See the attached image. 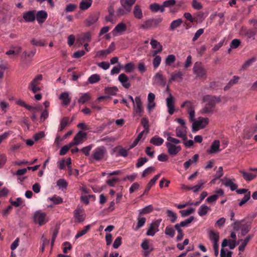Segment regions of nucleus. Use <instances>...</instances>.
<instances>
[{"mask_svg":"<svg viewBox=\"0 0 257 257\" xmlns=\"http://www.w3.org/2000/svg\"><path fill=\"white\" fill-rule=\"evenodd\" d=\"M240 34L244 35L248 38H253L254 39V37L257 34V30L253 29H247L245 28L242 27L240 29Z\"/></svg>","mask_w":257,"mask_h":257,"instance_id":"4468645a","label":"nucleus"},{"mask_svg":"<svg viewBox=\"0 0 257 257\" xmlns=\"http://www.w3.org/2000/svg\"><path fill=\"white\" fill-rule=\"evenodd\" d=\"M209 207H207L206 205H202L201 206L200 208H199V211H198V213H199V215H200L201 216H203L207 213L208 210H209Z\"/></svg>","mask_w":257,"mask_h":257,"instance_id":"49530a36","label":"nucleus"},{"mask_svg":"<svg viewBox=\"0 0 257 257\" xmlns=\"http://www.w3.org/2000/svg\"><path fill=\"white\" fill-rule=\"evenodd\" d=\"M153 210V208L152 205H149L145 207L142 210H140V215L150 213Z\"/></svg>","mask_w":257,"mask_h":257,"instance_id":"13d9d810","label":"nucleus"},{"mask_svg":"<svg viewBox=\"0 0 257 257\" xmlns=\"http://www.w3.org/2000/svg\"><path fill=\"white\" fill-rule=\"evenodd\" d=\"M194 73L196 75V77L199 78L206 79V70L204 69L202 64L201 62H197L194 64L193 68Z\"/></svg>","mask_w":257,"mask_h":257,"instance_id":"7ed1b4c3","label":"nucleus"},{"mask_svg":"<svg viewBox=\"0 0 257 257\" xmlns=\"http://www.w3.org/2000/svg\"><path fill=\"white\" fill-rule=\"evenodd\" d=\"M220 147V142L218 140H215L212 142L210 149L207 150L209 154L216 153L219 151Z\"/></svg>","mask_w":257,"mask_h":257,"instance_id":"393cba45","label":"nucleus"},{"mask_svg":"<svg viewBox=\"0 0 257 257\" xmlns=\"http://www.w3.org/2000/svg\"><path fill=\"white\" fill-rule=\"evenodd\" d=\"M176 135L179 138H182L184 141H186L187 140L186 127H177L176 129Z\"/></svg>","mask_w":257,"mask_h":257,"instance_id":"2eb2a0df","label":"nucleus"},{"mask_svg":"<svg viewBox=\"0 0 257 257\" xmlns=\"http://www.w3.org/2000/svg\"><path fill=\"white\" fill-rule=\"evenodd\" d=\"M227 245H228L230 249H233L236 245L235 240H232L231 241L230 240H227L226 239H223L221 243L222 247L223 248Z\"/></svg>","mask_w":257,"mask_h":257,"instance_id":"c85d7f7f","label":"nucleus"},{"mask_svg":"<svg viewBox=\"0 0 257 257\" xmlns=\"http://www.w3.org/2000/svg\"><path fill=\"white\" fill-rule=\"evenodd\" d=\"M100 80V76L98 74H94L91 75L88 78V81L90 84H94Z\"/></svg>","mask_w":257,"mask_h":257,"instance_id":"c03bdc74","label":"nucleus"},{"mask_svg":"<svg viewBox=\"0 0 257 257\" xmlns=\"http://www.w3.org/2000/svg\"><path fill=\"white\" fill-rule=\"evenodd\" d=\"M68 117L65 116L62 118L60 121V127L59 130V131H62L66 127L68 122Z\"/></svg>","mask_w":257,"mask_h":257,"instance_id":"37998d69","label":"nucleus"},{"mask_svg":"<svg viewBox=\"0 0 257 257\" xmlns=\"http://www.w3.org/2000/svg\"><path fill=\"white\" fill-rule=\"evenodd\" d=\"M154 79L155 83L158 85L164 86L166 84V79L160 72H158L155 74Z\"/></svg>","mask_w":257,"mask_h":257,"instance_id":"412c9836","label":"nucleus"},{"mask_svg":"<svg viewBox=\"0 0 257 257\" xmlns=\"http://www.w3.org/2000/svg\"><path fill=\"white\" fill-rule=\"evenodd\" d=\"M74 216L75 222L80 223L84 221L86 218V215L84 213V210L80 208L77 207L74 211Z\"/></svg>","mask_w":257,"mask_h":257,"instance_id":"6e6552de","label":"nucleus"},{"mask_svg":"<svg viewBox=\"0 0 257 257\" xmlns=\"http://www.w3.org/2000/svg\"><path fill=\"white\" fill-rule=\"evenodd\" d=\"M133 14L136 19L141 20L143 18V11L140 6L136 5L134 7Z\"/></svg>","mask_w":257,"mask_h":257,"instance_id":"4be33fe9","label":"nucleus"},{"mask_svg":"<svg viewBox=\"0 0 257 257\" xmlns=\"http://www.w3.org/2000/svg\"><path fill=\"white\" fill-rule=\"evenodd\" d=\"M209 122L207 117H200L199 119L194 121L192 123V132L195 133L201 129L204 128Z\"/></svg>","mask_w":257,"mask_h":257,"instance_id":"20e7f679","label":"nucleus"},{"mask_svg":"<svg viewBox=\"0 0 257 257\" xmlns=\"http://www.w3.org/2000/svg\"><path fill=\"white\" fill-rule=\"evenodd\" d=\"M117 91L118 88L115 86L112 87H106L104 89L105 93L108 95H115Z\"/></svg>","mask_w":257,"mask_h":257,"instance_id":"473e14b6","label":"nucleus"},{"mask_svg":"<svg viewBox=\"0 0 257 257\" xmlns=\"http://www.w3.org/2000/svg\"><path fill=\"white\" fill-rule=\"evenodd\" d=\"M164 140L158 136L153 137L151 140H150V143L156 146H161Z\"/></svg>","mask_w":257,"mask_h":257,"instance_id":"c756f323","label":"nucleus"},{"mask_svg":"<svg viewBox=\"0 0 257 257\" xmlns=\"http://www.w3.org/2000/svg\"><path fill=\"white\" fill-rule=\"evenodd\" d=\"M141 124L143 126L145 131L147 133L149 131V122L148 119L146 117H143L141 120Z\"/></svg>","mask_w":257,"mask_h":257,"instance_id":"5fc2aeb1","label":"nucleus"},{"mask_svg":"<svg viewBox=\"0 0 257 257\" xmlns=\"http://www.w3.org/2000/svg\"><path fill=\"white\" fill-rule=\"evenodd\" d=\"M168 217L170 218V221L172 223H175L177 221V215L176 213L171 210H168L166 211Z\"/></svg>","mask_w":257,"mask_h":257,"instance_id":"4c0bfd02","label":"nucleus"},{"mask_svg":"<svg viewBox=\"0 0 257 257\" xmlns=\"http://www.w3.org/2000/svg\"><path fill=\"white\" fill-rule=\"evenodd\" d=\"M239 172L241 174L243 178L247 181H250L256 177L255 175L250 173L245 172L243 170H240Z\"/></svg>","mask_w":257,"mask_h":257,"instance_id":"2f4dec72","label":"nucleus"},{"mask_svg":"<svg viewBox=\"0 0 257 257\" xmlns=\"http://www.w3.org/2000/svg\"><path fill=\"white\" fill-rule=\"evenodd\" d=\"M160 174L156 175L153 179H152L148 183L146 188L144 191L143 194H147L150 190L152 186L156 183V182L160 178Z\"/></svg>","mask_w":257,"mask_h":257,"instance_id":"a878e982","label":"nucleus"},{"mask_svg":"<svg viewBox=\"0 0 257 257\" xmlns=\"http://www.w3.org/2000/svg\"><path fill=\"white\" fill-rule=\"evenodd\" d=\"M23 18L27 23H31L35 20V11H29L23 14Z\"/></svg>","mask_w":257,"mask_h":257,"instance_id":"f3484780","label":"nucleus"},{"mask_svg":"<svg viewBox=\"0 0 257 257\" xmlns=\"http://www.w3.org/2000/svg\"><path fill=\"white\" fill-rule=\"evenodd\" d=\"M175 61V56L173 54L169 55L166 58V64L167 65H171Z\"/></svg>","mask_w":257,"mask_h":257,"instance_id":"052dcab7","label":"nucleus"},{"mask_svg":"<svg viewBox=\"0 0 257 257\" xmlns=\"http://www.w3.org/2000/svg\"><path fill=\"white\" fill-rule=\"evenodd\" d=\"M250 239V236H248L245 237V238L242 241L241 244L238 247V249L239 251L243 250L244 247H245V246L247 244V243L249 241Z\"/></svg>","mask_w":257,"mask_h":257,"instance_id":"6e6d98bb","label":"nucleus"},{"mask_svg":"<svg viewBox=\"0 0 257 257\" xmlns=\"http://www.w3.org/2000/svg\"><path fill=\"white\" fill-rule=\"evenodd\" d=\"M194 210V209L190 208L188 210H181L179 212L183 217H186L192 213Z\"/></svg>","mask_w":257,"mask_h":257,"instance_id":"bf43d9fd","label":"nucleus"},{"mask_svg":"<svg viewBox=\"0 0 257 257\" xmlns=\"http://www.w3.org/2000/svg\"><path fill=\"white\" fill-rule=\"evenodd\" d=\"M167 101V106L168 108V112L170 115H173L174 109L175 101L174 98L171 94H170L169 96L166 99Z\"/></svg>","mask_w":257,"mask_h":257,"instance_id":"ddd939ff","label":"nucleus"},{"mask_svg":"<svg viewBox=\"0 0 257 257\" xmlns=\"http://www.w3.org/2000/svg\"><path fill=\"white\" fill-rule=\"evenodd\" d=\"M153 61V66L155 69H157L160 65L161 62V57L159 55H156L154 56Z\"/></svg>","mask_w":257,"mask_h":257,"instance_id":"3c124183","label":"nucleus"},{"mask_svg":"<svg viewBox=\"0 0 257 257\" xmlns=\"http://www.w3.org/2000/svg\"><path fill=\"white\" fill-rule=\"evenodd\" d=\"M161 222V219H158L153 222L148 228L146 234L148 236H154L156 232L158 231V227Z\"/></svg>","mask_w":257,"mask_h":257,"instance_id":"1a4fd4ad","label":"nucleus"},{"mask_svg":"<svg viewBox=\"0 0 257 257\" xmlns=\"http://www.w3.org/2000/svg\"><path fill=\"white\" fill-rule=\"evenodd\" d=\"M42 79L43 75L42 74L36 75V77L34 78L30 84L39 85V84H40L41 81L42 80Z\"/></svg>","mask_w":257,"mask_h":257,"instance_id":"8fccbe9b","label":"nucleus"},{"mask_svg":"<svg viewBox=\"0 0 257 257\" xmlns=\"http://www.w3.org/2000/svg\"><path fill=\"white\" fill-rule=\"evenodd\" d=\"M36 16V20L39 24L44 23V21L47 18L48 15L46 12L41 10L38 12L37 14H35Z\"/></svg>","mask_w":257,"mask_h":257,"instance_id":"6ab92c4d","label":"nucleus"},{"mask_svg":"<svg viewBox=\"0 0 257 257\" xmlns=\"http://www.w3.org/2000/svg\"><path fill=\"white\" fill-rule=\"evenodd\" d=\"M49 199L54 202L55 204H59L63 202L62 198L56 195H54L52 197L49 198Z\"/></svg>","mask_w":257,"mask_h":257,"instance_id":"09e8293b","label":"nucleus"},{"mask_svg":"<svg viewBox=\"0 0 257 257\" xmlns=\"http://www.w3.org/2000/svg\"><path fill=\"white\" fill-rule=\"evenodd\" d=\"M99 15L97 13H93L90 15L85 20V25L89 27L94 24L98 19Z\"/></svg>","mask_w":257,"mask_h":257,"instance_id":"aec40b11","label":"nucleus"},{"mask_svg":"<svg viewBox=\"0 0 257 257\" xmlns=\"http://www.w3.org/2000/svg\"><path fill=\"white\" fill-rule=\"evenodd\" d=\"M233 180L235 181V179H227L226 181L224 182V184L226 187H229L230 189L232 191H234L236 190L237 185L234 183Z\"/></svg>","mask_w":257,"mask_h":257,"instance_id":"e433bc0d","label":"nucleus"},{"mask_svg":"<svg viewBox=\"0 0 257 257\" xmlns=\"http://www.w3.org/2000/svg\"><path fill=\"white\" fill-rule=\"evenodd\" d=\"M133 104H134V112L137 115L141 116L144 109L141 97L140 96L136 97L135 98V102Z\"/></svg>","mask_w":257,"mask_h":257,"instance_id":"0eeeda50","label":"nucleus"},{"mask_svg":"<svg viewBox=\"0 0 257 257\" xmlns=\"http://www.w3.org/2000/svg\"><path fill=\"white\" fill-rule=\"evenodd\" d=\"M91 39V34L89 32L84 33L80 35L77 38V41L82 44L84 43H88Z\"/></svg>","mask_w":257,"mask_h":257,"instance_id":"a211bd4d","label":"nucleus"},{"mask_svg":"<svg viewBox=\"0 0 257 257\" xmlns=\"http://www.w3.org/2000/svg\"><path fill=\"white\" fill-rule=\"evenodd\" d=\"M92 3V0H81L79 3V8L82 11L87 10L91 7Z\"/></svg>","mask_w":257,"mask_h":257,"instance_id":"bb28decb","label":"nucleus"},{"mask_svg":"<svg viewBox=\"0 0 257 257\" xmlns=\"http://www.w3.org/2000/svg\"><path fill=\"white\" fill-rule=\"evenodd\" d=\"M90 228V225H87L81 231H79L75 235V238L77 239L86 233Z\"/></svg>","mask_w":257,"mask_h":257,"instance_id":"a19ab883","label":"nucleus"},{"mask_svg":"<svg viewBox=\"0 0 257 257\" xmlns=\"http://www.w3.org/2000/svg\"><path fill=\"white\" fill-rule=\"evenodd\" d=\"M57 185L62 189H66L67 186V183L64 179H60L57 182Z\"/></svg>","mask_w":257,"mask_h":257,"instance_id":"e2e57ef3","label":"nucleus"},{"mask_svg":"<svg viewBox=\"0 0 257 257\" xmlns=\"http://www.w3.org/2000/svg\"><path fill=\"white\" fill-rule=\"evenodd\" d=\"M87 136V134L86 133L79 132L78 134H77L74 138V144H75L76 145H78L79 144H80L83 143L84 139L86 138Z\"/></svg>","mask_w":257,"mask_h":257,"instance_id":"5701e85b","label":"nucleus"},{"mask_svg":"<svg viewBox=\"0 0 257 257\" xmlns=\"http://www.w3.org/2000/svg\"><path fill=\"white\" fill-rule=\"evenodd\" d=\"M92 148V145H90L89 146H87L86 147H84L82 149L80 150V151L83 153L85 156H88L90 155V151Z\"/></svg>","mask_w":257,"mask_h":257,"instance_id":"69168bd1","label":"nucleus"},{"mask_svg":"<svg viewBox=\"0 0 257 257\" xmlns=\"http://www.w3.org/2000/svg\"><path fill=\"white\" fill-rule=\"evenodd\" d=\"M140 215L138 218V223L137 227L136 228V230H137L142 226H143L145 225V223L146 222V218L145 217H141Z\"/></svg>","mask_w":257,"mask_h":257,"instance_id":"de8ad7c7","label":"nucleus"},{"mask_svg":"<svg viewBox=\"0 0 257 257\" xmlns=\"http://www.w3.org/2000/svg\"><path fill=\"white\" fill-rule=\"evenodd\" d=\"M77 6L75 4H69L67 5L65 8V12L66 13H70L74 11Z\"/></svg>","mask_w":257,"mask_h":257,"instance_id":"603ef678","label":"nucleus"},{"mask_svg":"<svg viewBox=\"0 0 257 257\" xmlns=\"http://www.w3.org/2000/svg\"><path fill=\"white\" fill-rule=\"evenodd\" d=\"M11 204L15 207H19L23 205L24 203L23 200L21 197H18L16 201H11Z\"/></svg>","mask_w":257,"mask_h":257,"instance_id":"4d7b16f0","label":"nucleus"},{"mask_svg":"<svg viewBox=\"0 0 257 257\" xmlns=\"http://www.w3.org/2000/svg\"><path fill=\"white\" fill-rule=\"evenodd\" d=\"M91 99V96L89 93L82 94L81 96L78 100V102L81 104H84Z\"/></svg>","mask_w":257,"mask_h":257,"instance_id":"c9c22d12","label":"nucleus"},{"mask_svg":"<svg viewBox=\"0 0 257 257\" xmlns=\"http://www.w3.org/2000/svg\"><path fill=\"white\" fill-rule=\"evenodd\" d=\"M166 146L168 148L169 154L172 156H176L181 150L180 146H176L171 143H166Z\"/></svg>","mask_w":257,"mask_h":257,"instance_id":"9b49d317","label":"nucleus"},{"mask_svg":"<svg viewBox=\"0 0 257 257\" xmlns=\"http://www.w3.org/2000/svg\"><path fill=\"white\" fill-rule=\"evenodd\" d=\"M136 0H120V4L122 7H132L136 3Z\"/></svg>","mask_w":257,"mask_h":257,"instance_id":"a18cd8bd","label":"nucleus"},{"mask_svg":"<svg viewBox=\"0 0 257 257\" xmlns=\"http://www.w3.org/2000/svg\"><path fill=\"white\" fill-rule=\"evenodd\" d=\"M117 79H118V81L120 83H121V85H122L124 88L128 89L131 86V83L129 82L128 77L124 73L120 74L119 75L118 78H117Z\"/></svg>","mask_w":257,"mask_h":257,"instance_id":"dca6fc26","label":"nucleus"},{"mask_svg":"<svg viewBox=\"0 0 257 257\" xmlns=\"http://www.w3.org/2000/svg\"><path fill=\"white\" fill-rule=\"evenodd\" d=\"M182 24V19H179L176 20H173L170 24L169 30L170 31H174L175 29L179 27Z\"/></svg>","mask_w":257,"mask_h":257,"instance_id":"72a5a7b5","label":"nucleus"},{"mask_svg":"<svg viewBox=\"0 0 257 257\" xmlns=\"http://www.w3.org/2000/svg\"><path fill=\"white\" fill-rule=\"evenodd\" d=\"M165 234L173 238L175 236V230L172 226H167L165 229Z\"/></svg>","mask_w":257,"mask_h":257,"instance_id":"ea45409f","label":"nucleus"},{"mask_svg":"<svg viewBox=\"0 0 257 257\" xmlns=\"http://www.w3.org/2000/svg\"><path fill=\"white\" fill-rule=\"evenodd\" d=\"M171 76V77L169 80L170 83H171L173 81L180 82H182L183 79L184 74L182 72L178 71L173 72Z\"/></svg>","mask_w":257,"mask_h":257,"instance_id":"f8f14e48","label":"nucleus"},{"mask_svg":"<svg viewBox=\"0 0 257 257\" xmlns=\"http://www.w3.org/2000/svg\"><path fill=\"white\" fill-rule=\"evenodd\" d=\"M251 229L250 225H242L241 227V232L242 235H245Z\"/></svg>","mask_w":257,"mask_h":257,"instance_id":"0e129e2a","label":"nucleus"},{"mask_svg":"<svg viewBox=\"0 0 257 257\" xmlns=\"http://www.w3.org/2000/svg\"><path fill=\"white\" fill-rule=\"evenodd\" d=\"M59 98L60 100H62L63 104L65 105H68L71 101V98L69 96L68 93L66 92L62 93Z\"/></svg>","mask_w":257,"mask_h":257,"instance_id":"7c9ffc66","label":"nucleus"},{"mask_svg":"<svg viewBox=\"0 0 257 257\" xmlns=\"http://www.w3.org/2000/svg\"><path fill=\"white\" fill-rule=\"evenodd\" d=\"M148 159L146 157L144 158H140L139 159L137 163L136 164V166L137 168H140L144 164H145L146 162H148Z\"/></svg>","mask_w":257,"mask_h":257,"instance_id":"774afa93","label":"nucleus"},{"mask_svg":"<svg viewBox=\"0 0 257 257\" xmlns=\"http://www.w3.org/2000/svg\"><path fill=\"white\" fill-rule=\"evenodd\" d=\"M125 72L130 73L134 70V64L131 62L127 63L124 66Z\"/></svg>","mask_w":257,"mask_h":257,"instance_id":"338daca9","label":"nucleus"},{"mask_svg":"<svg viewBox=\"0 0 257 257\" xmlns=\"http://www.w3.org/2000/svg\"><path fill=\"white\" fill-rule=\"evenodd\" d=\"M34 221L39 225H44L48 221L46 213L41 211H36L34 215Z\"/></svg>","mask_w":257,"mask_h":257,"instance_id":"423d86ee","label":"nucleus"},{"mask_svg":"<svg viewBox=\"0 0 257 257\" xmlns=\"http://www.w3.org/2000/svg\"><path fill=\"white\" fill-rule=\"evenodd\" d=\"M209 238L211 241H213V243H218L219 234L211 230L209 232Z\"/></svg>","mask_w":257,"mask_h":257,"instance_id":"cd10ccee","label":"nucleus"},{"mask_svg":"<svg viewBox=\"0 0 257 257\" xmlns=\"http://www.w3.org/2000/svg\"><path fill=\"white\" fill-rule=\"evenodd\" d=\"M205 105L202 110L203 113H212L215 110V105L221 101L219 97L206 95L203 98Z\"/></svg>","mask_w":257,"mask_h":257,"instance_id":"f257e3e1","label":"nucleus"},{"mask_svg":"<svg viewBox=\"0 0 257 257\" xmlns=\"http://www.w3.org/2000/svg\"><path fill=\"white\" fill-rule=\"evenodd\" d=\"M150 10L153 12H157L160 11L161 12L163 13L165 9L163 8L162 5L160 6V5L156 3H154L150 6Z\"/></svg>","mask_w":257,"mask_h":257,"instance_id":"58836bf2","label":"nucleus"},{"mask_svg":"<svg viewBox=\"0 0 257 257\" xmlns=\"http://www.w3.org/2000/svg\"><path fill=\"white\" fill-rule=\"evenodd\" d=\"M162 21V18L149 19L141 24L140 27L141 28L145 30L155 28L157 27L159 23H161Z\"/></svg>","mask_w":257,"mask_h":257,"instance_id":"39448f33","label":"nucleus"},{"mask_svg":"<svg viewBox=\"0 0 257 257\" xmlns=\"http://www.w3.org/2000/svg\"><path fill=\"white\" fill-rule=\"evenodd\" d=\"M181 107H186L189 114V118L191 121H194L195 116V111L193 109L191 102L189 100L185 101L181 105Z\"/></svg>","mask_w":257,"mask_h":257,"instance_id":"9d476101","label":"nucleus"},{"mask_svg":"<svg viewBox=\"0 0 257 257\" xmlns=\"http://www.w3.org/2000/svg\"><path fill=\"white\" fill-rule=\"evenodd\" d=\"M239 79V77L238 76H234L233 79H231L227 83V85L225 86V87H224V89L226 90L227 87H229L234 85V84H236L238 82Z\"/></svg>","mask_w":257,"mask_h":257,"instance_id":"864d4df0","label":"nucleus"},{"mask_svg":"<svg viewBox=\"0 0 257 257\" xmlns=\"http://www.w3.org/2000/svg\"><path fill=\"white\" fill-rule=\"evenodd\" d=\"M132 8L126 6H122L119 8L116 12V16L120 17L121 16L125 15L129 13L131 11Z\"/></svg>","mask_w":257,"mask_h":257,"instance_id":"b1692460","label":"nucleus"},{"mask_svg":"<svg viewBox=\"0 0 257 257\" xmlns=\"http://www.w3.org/2000/svg\"><path fill=\"white\" fill-rule=\"evenodd\" d=\"M250 198V192H248L247 194H245L243 198L239 203V206H241L247 202Z\"/></svg>","mask_w":257,"mask_h":257,"instance_id":"680f3d73","label":"nucleus"},{"mask_svg":"<svg viewBox=\"0 0 257 257\" xmlns=\"http://www.w3.org/2000/svg\"><path fill=\"white\" fill-rule=\"evenodd\" d=\"M31 43L32 45L35 46H44L45 43L44 41L40 39H37L33 38L31 40Z\"/></svg>","mask_w":257,"mask_h":257,"instance_id":"79ce46f5","label":"nucleus"},{"mask_svg":"<svg viewBox=\"0 0 257 257\" xmlns=\"http://www.w3.org/2000/svg\"><path fill=\"white\" fill-rule=\"evenodd\" d=\"M126 30V25L122 23H119L115 26L113 30V32H116L117 33L122 32Z\"/></svg>","mask_w":257,"mask_h":257,"instance_id":"f704fd0d","label":"nucleus"},{"mask_svg":"<svg viewBox=\"0 0 257 257\" xmlns=\"http://www.w3.org/2000/svg\"><path fill=\"white\" fill-rule=\"evenodd\" d=\"M107 150L103 146L97 147L93 151L90 159L97 162L101 161L104 159Z\"/></svg>","mask_w":257,"mask_h":257,"instance_id":"f03ea898","label":"nucleus"}]
</instances>
